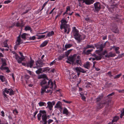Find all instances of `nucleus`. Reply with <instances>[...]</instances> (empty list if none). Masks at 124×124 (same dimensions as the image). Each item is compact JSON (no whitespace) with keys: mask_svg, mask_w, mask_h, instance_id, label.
<instances>
[{"mask_svg":"<svg viewBox=\"0 0 124 124\" xmlns=\"http://www.w3.org/2000/svg\"><path fill=\"white\" fill-rule=\"evenodd\" d=\"M73 31L74 32V35L75 39L77 40L78 43H80V35L79 34L78 31L76 29L75 27H73Z\"/></svg>","mask_w":124,"mask_h":124,"instance_id":"nucleus-1","label":"nucleus"},{"mask_svg":"<svg viewBox=\"0 0 124 124\" xmlns=\"http://www.w3.org/2000/svg\"><path fill=\"white\" fill-rule=\"evenodd\" d=\"M50 82H48V85L45 86V87L43 88H42L41 89V93L42 94H43L44 93H50V95H51L53 93V91L50 90H47V91L46 90V89L49 88V85Z\"/></svg>","mask_w":124,"mask_h":124,"instance_id":"nucleus-2","label":"nucleus"},{"mask_svg":"<svg viewBox=\"0 0 124 124\" xmlns=\"http://www.w3.org/2000/svg\"><path fill=\"white\" fill-rule=\"evenodd\" d=\"M104 101L103 102H100L97 104V108L98 109H101L105 105L107 104V105H108L109 101H105V100H104Z\"/></svg>","mask_w":124,"mask_h":124,"instance_id":"nucleus-3","label":"nucleus"},{"mask_svg":"<svg viewBox=\"0 0 124 124\" xmlns=\"http://www.w3.org/2000/svg\"><path fill=\"white\" fill-rule=\"evenodd\" d=\"M49 80L48 79L46 78L42 79L40 82V85L42 87V88H44L45 86L48 85V82Z\"/></svg>","mask_w":124,"mask_h":124,"instance_id":"nucleus-4","label":"nucleus"},{"mask_svg":"<svg viewBox=\"0 0 124 124\" xmlns=\"http://www.w3.org/2000/svg\"><path fill=\"white\" fill-rule=\"evenodd\" d=\"M7 65L6 62L2 63V65L0 68V69L2 70H6V72L7 73H8L10 71V70H9V68L8 67H3V66H6Z\"/></svg>","mask_w":124,"mask_h":124,"instance_id":"nucleus-5","label":"nucleus"},{"mask_svg":"<svg viewBox=\"0 0 124 124\" xmlns=\"http://www.w3.org/2000/svg\"><path fill=\"white\" fill-rule=\"evenodd\" d=\"M64 32L65 33L68 30V31L67 32V33L69 34L70 30V25L69 24H66V23H64Z\"/></svg>","mask_w":124,"mask_h":124,"instance_id":"nucleus-6","label":"nucleus"},{"mask_svg":"<svg viewBox=\"0 0 124 124\" xmlns=\"http://www.w3.org/2000/svg\"><path fill=\"white\" fill-rule=\"evenodd\" d=\"M76 59V55H74L71 57L70 56L68 59V60L70 62H71L72 64L76 65V62H74Z\"/></svg>","mask_w":124,"mask_h":124,"instance_id":"nucleus-7","label":"nucleus"},{"mask_svg":"<svg viewBox=\"0 0 124 124\" xmlns=\"http://www.w3.org/2000/svg\"><path fill=\"white\" fill-rule=\"evenodd\" d=\"M100 4L99 2H97L94 4V8L95 11H99L101 8Z\"/></svg>","mask_w":124,"mask_h":124,"instance_id":"nucleus-8","label":"nucleus"},{"mask_svg":"<svg viewBox=\"0 0 124 124\" xmlns=\"http://www.w3.org/2000/svg\"><path fill=\"white\" fill-rule=\"evenodd\" d=\"M15 56L16 59L19 63H21L22 61L24 59H23V57H19L17 54H16L15 55Z\"/></svg>","mask_w":124,"mask_h":124,"instance_id":"nucleus-9","label":"nucleus"},{"mask_svg":"<svg viewBox=\"0 0 124 124\" xmlns=\"http://www.w3.org/2000/svg\"><path fill=\"white\" fill-rule=\"evenodd\" d=\"M30 62L26 63V66L27 67H30V68L32 67L33 66L34 61L32 60L31 57L30 58Z\"/></svg>","mask_w":124,"mask_h":124,"instance_id":"nucleus-10","label":"nucleus"},{"mask_svg":"<svg viewBox=\"0 0 124 124\" xmlns=\"http://www.w3.org/2000/svg\"><path fill=\"white\" fill-rule=\"evenodd\" d=\"M82 3H85L87 5H89L92 4L94 2L93 0H82Z\"/></svg>","mask_w":124,"mask_h":124,"instance_id":"nucleus-11","label":"nucleus"},{"mask_svg":"<svg viewBox=\"0 0 124 124\" xmlns=\"http://www.w3.org/2000/svg\"><path fill=\"white\" fill-rule=\"evenodd\" d=\"M86 49H84V50L83 51V53H82V54H84V55L86 54L87 55H88L90 54V53L93 50V49L88 50H87L86 52L85 50Z\"/></svg>","mask_w":124,"mask_h":124,"instance_id":"nucleus-12","label":"nucleus"},{"mask_svg":"<svg viewBox=\"0 0 124 124\" xmlns=\"http://www.w3.org/2000/svg\"><path fill=\"white\" fill-rule=\"evenodd\" d=\"M42 60L39 58L38 60L36 61V65H37L39 64V65H42L43 64Z\"/></svg>","mask_w":124,"mask_h":124,"instance_id":"nucleus-13","label":"nucleus"},{"mask_svg":"<svg viewBox=\"0 0 124 124\" xmlns=\"http://www.w3.org/2000/svg\"><path fill=\"white\" fill-rule=\"evenodd\" d=\"M103 97V96L102 95L99 96L96 99V102L98 103L101 101Z\"/></svg>","mask_w":124,"mask_h":124,"instance_id":"nucleus-14","label":"nucleus"},{"mask_svg":"<svg viewBox=\"0 0 124 124\" xmlns=\"http://www.w3.org/2000/svg\"><path fill=\"white\" fill-rule=\"evenodd\" d=\"M61 102L60 101H58L55 106V108H60L61 110L60 111H61L62 109V106L61 105Z\"/></svg>","mask_w":124,"mask_h":124,"instance_id":"nucleus-15","label":"nucleus"},{"mask_svg":"<svg viewBox=\"0 0 124 124\" xmlns=\"http://www.w3.org/2000/svg\"><path fill=\"white\" fill-rule=\"evenodd\" d=\"M95 46L97 48L99 47L100 50L101 51H102L103 48L104 47L103 46V45L102 44H101L100 45L98 44H95Z\"/></svg>","mask_w":124,"mask_h":124,"instance_id":"nucleus-16","label":"nucleus"},{"mask_svg":"<svg viewBox=\"0 0 124 124\" xmlns=\"http://www.w3.org/2000/svg\"><path fill=\"white\" fill-rule=\"evenodd\" d=\"M21 40V36L20 35L17 37V39L16 40V45H19L20 44Z\"/></svg>","mask_w":124,"mask_h":124,"instance_id":"nucleus-17","label":"nucleus"},{"mask_svg":"<svg viewBox=\"0 0 124 124\" xmlns=\"http://www.w3.org/2000/svg\"><path fill=\"white\" fill-rule=\"evenodd\" d=\"M39 79L42 78V79H44L46 78L48 79V78L45 74L41 75L38 78Z\"/></svg>","mask_w":124,"mask_h":124,"instance_id":"nucleus-18","label":"nucleus"},{"mask_svg":"<svg viewBox=\"0 0 124 124\" xmlns=\"http://www.w3.org/2000/svg\"><path fill=\"white\" fill-rule=\"evenodd\" d=\"M48 106V107L49 110H51L52 108L53 107V106L52 105V102H48L47 103Z\"/></svg>","mask_w":124,"mask_h":124,"instance_id":"nucleus-19","label":"nucleus"},{"mask_svg":"<svg viewBox=\"0 0 124 124\" xmlns=\"http://www.w3.org/2000/svg\"><path fill=\"white\" fill-rule=\"evenodd\" d=\"M48 40H46L40 46L41 47H43L45 46L48 43Z\"/></svg>","mask_w":124,"mask_h":124,"instance_id":"nucleus-20","label":"nucleus"},{"mask_svg":"<svg viewBox=\"0 0 124 124\" xmlns=\"http://www.w3.org/2000/svg\"><path fill=\"white\" fill-rule=\"evenodd\" d=\"M119 118L118 116H115L113 118V120L112 121V123L111 124H113L114 122H116L119 119Z\"/></svg>","mask_w":124,"mask_h":124,"instance_id":"nucleus-21","label":"nucleus"},{"mask_svg":"<svg viewBox=\"0 0 124 124\" xmlns=\"http://www.w3.org/2000/svg\"><path fill=\"white\" fill-rule=\"evenodd\" d=\"M48 116H47L46 114H43L42 116V121L46 120Z\"/></svg>","mask_w":124,"mask_h":124,"instance_id":"nucleus-22","label":"nucleus"},{"mask_svg":"<svg viewBox=\"0 0 124 124\" xmlns=\"http://www.w3.org/2000/svg\"><path fill=\"white\" fill-rule=\"evenodd\" d=\"M84 66L85 68L88 69V68L90 66V62H86L85 64H84Z\"/></svg>","mask_w":124,"mask_h":124,"instance_id":"nucleus-23","label":"nucleus"},{"mask_svg":"<svg viewBox=\"0 0 124 124\" xmlns=\"http://www.w3.org/2000/svg\"><path fill=\"white\" fill-rule=\"evenodd\" d=\"M63 113L64 114H65L66 115H68L69 113V112L67 109L65 108L63 110Z\"/></svg>","mask_w":124,"mask_h":124,"instance_id":"nucleus-24","label":"nucleus"},{"mask_svg":"<svg viewBox=\"0 0 124 124\" xmlns=\"http://www.w3.org/2000/svg\"><path fill=\"white\" fill-rule=\"evenodd\" d=\"M72 44H66L65 46V50H67V49L68 48H69L72 46Z\"/></svg>","mask_w":124,"mask_h":124,"instance_id":"nucleus-25","label":"nucleus"},{"mask_svg":"<svg viewBox=\"0 0 124 124\" xmlns=\"http://www.w3.org/2000/svg\"><path fill=\"white\" fill-rule=\"evenodd\" d=\"M89 48H94L93 45H88L86 47H84L83 49H86Z\"/></svg>","mask_w":124,"mask_h":124,"instance_id":"nucleus-26","label":"nucleus"},{"mask_svg":"<svg viewBox=\"0 0 124 124\" xmlns=\"http://www.w3.org/2000/svg\"><path fill=\"white\" fill-rule=\"evenodd\" d=\"M107 53L106 50H105L103 53L99 54V55L101 58L102 57V56L103 55H104L106 53Z\"/></svg>","mask_w":124,"mask_h":124,"instance_id":"nucleus-27","label":"nucleus"},{"mask_svg":"<svg viewBox=\"0 0 124 124\" xmlns=\"http://www.w3.org/2000/svg\"><path fill=\"white\" fill-rule=\"evenodd\" d=\"M76 62V64H77V65H78V64L80 65V66L81 65L82 63H81V60L80 59H77L76 60V62Z\"/></svg>","mask_w":124,"mask_h":124,"instance_id":"nucleus-28","label":"nucleus"},{"mask_svg":"<svg viewBox=\"0 0 124 124\" xmlns=\"http://www.w3.org/2000/svg\"><path fill=\"white\" fill-rule=\"evenodd\" d=\"M54 34V32L53 31H52L50 32H49L47 34L46 36V37H50L52 36Z\"/></svg>","mask_w":124,"mask_h":124,"instance_id":"nucleus-29","label":"nucleus"},{"mask_svg":"<svg viewBox=\"0 0 124 124\" xmlns=\"http://www.w3.org/2000/svg\"><path fill=\"white\" fill-rule=\"evenodd\" d=\"M3 45L4 47H7L8 48H9V47L7 44V40H6L3 42Z\"/></svg>","mask_w":124,"mask_h":124,"instance_id":"nucleus-30","label":"nucleus"},{"mask_svg":"<svg viewBox=\"0 0 124 124\" xmlns=\"http://www.w3.org/2000/svg\"><path fill=\"white\" fill-rule=\"evenodd\" d=\"M10 91L9 94L10 95H14L15 94V93L14 91L11 89H8Z\"/></svg>","mask_w":124,"mask_h":124,"instance_id":"nucleus-31","label":"nucleus"},{"mask_svg":"<svg viewBox=\"0 0 124 124\" xmlns=\"http://www.w3.org/2000/svg\"><path fill=\"white\" fill-rule=\"evenodd\" d=\"M72 50V49H70L69 50H68L67 51V52H65V55L67 57H68V55L70 54V53L71 52Z\"/></svg>","mask_w":124,"mask_h":124,"instance_id":"nucleus-32","label":"nucleus"},{"mask_svg":"<svg viewBox=\"0 0 124 124\" xmlns=\"http://www.w3.org/2000/svg\"><path fill=\"white\" fill-rule=\"evenodd\" d=\"M64 57V54H62L59 55V57L58 58V60H60L62 59Z\"/></svg>","mask_w":124,"mask_h":124,"instance_id":"nucleus-33","label":"nucleus"},{"mask_svg":"<svg viewBox=\"0 0 124 124\" xmlns=\"http://www.w3.org/2000/svg\"><path fill=\"white\" fill-rule=\"evenodd\" d=\"M27 34L26 33H23L21 35V38L25 40L26 39V36Z\"/></svg>","mask_w":124,"mask_h":124,"instance_id":"nucleus-34","label":"nucleus"},{"mask_svg":"<svg viewBox=\"0 0 124 124\" xmlns=\"http://www.w3.org/2000/svg\"><path fill=\"white\" fill-rule=\"evenodd\" d=\"M114 94H115V93L114 92H113L112 93H110V94H108V95L107 96V97H106L105 98V99H107V98H111V97H110L114 95Z\"/></svg>","mask_w":124,"mask_h":124,"instance_id":"nucleus-35","label":"nucleus"},{"mask_svg":"<svg viewBox=\"0 0 124 124\" xmlns=\"http://www.w3.org/2000/svg\"><path fill=\"white\" fill-rule=\"evenodd\" d=\"M42 71V69L41 68H40L38 69V70H37L36 72L37 74H39L41 73V71Z\"/></svg>","mask_w":124,"mask_h":124,"instance_id":"nucleus-36","label":"nucleus"},{"mask_svg":"<svg viewBox=\"0 0 124 124\" xmlns=\"http://www.w3.org/2000/svg\"><path fill=\"white\" fill-rule=\"evenodd\" d=\"M0 79L2 82H4L5 80V78L3 76L0 75Z\"/></svg>","mask_w":124,"mask_h":124,"instance_id":"nucleus-37","label":"nucleus"},{"mask_svg":"<svg viewBox=\"0 0 124 124\" xmlns=\"http://www.w3.org/2000/svg\"><path fill=\"white\" fill-rule=\"evenodd\" d=\"M8 88H5V89H4L3 91V92H5L6 93L8 94L9 93L10 91L9 90H8Z\"/></svg>","mask_w":124,"mask_h":124,"instance_id":"nucleus-38","label":"nucleus"},{"mask_svg":"<svg viewBox=\"0 0 124 124\" xmlns=\"http://www.w3.org/2000/svg\"><path fill=\"white\" fill-rule=\"evenodd\" d=\"M81 67H77L75 68V70H76V72H80V70L81 69Z\"/></svg>","mask_w":124,"mask_h":124,"instance_id":"nucleus-39","label":"nucleus"},{"mask_svg":"<svg viewBox=\"0 0 124 124\" xmlns=\"http://www.w3.org/2000/svg\"><path fill=\"white\" fill-rule=\"evenodd\" d=\"M42 115L40 113L39 114L37 115V117L39 121L41 119V116Z\"/></svg>","mask_w":124,"mask_h":124,"instance_id":"nucleus-40","label":"nucleus"},{"mask_svg":"<svg viewBox=\"0 0 124 124\" xmlns=\"http://www.w3.org/2000/svg\"><path fill=\"white\" fill-rule=\"evenodd\" d=\"M113 32L116 33H117L118 32V28L116 27L115 28H114L113 29Z\"/></svg>","mask_w":124,"mask_h":124,"instance_id":"nucleus-41","label":"nucleus"},{"mask_svg":"<svg viewBox=\"0 0 124 124\" xmlns=\"http://www.w3.org/2000/svg\"><path fill=\"white\" fill-rule=\"evenodd\" d=\"M61 24H64V23H67V22L65 19L64 20L62 19L61 21Z\"/></svg>","mask_w":124,"mask_h":124,"instance_id":"nucleus-42","label":"nucleus"},{"mask_svg":"<svg viewBox=\"0 0 124 124\" xmlns=\"http://www.w3.org/2000/svg\"><path fill=\"white\" fill-rule=\"evenodd\" d=\"M121 114L120 117L121 118H122L123 116L124 115V108L123 109V111H121Z\"/></svg>","mask_w":124,"mask_h":124,"instance_id":"nucleus-43","label":"nucleus"},{"mask_svg":"<svg viewBox=\"0 0 124 124\" xmlns=\"http://www.w3.org/2000/svg\"><path fill=\"white\" fill-rule=\"evenodd\" d=\"M25 30L26 31L29 30H30L31 31V28L29 26H26L25 27Z\"/></svg>","mask_w":124,"mask_h":124,"instance_id":"nucleus-44","label":"nucleus"},{"mask_svg":"<svg viewBox=\"0 0 124 124\" xmlns=\"http://www.w3.org/2000/svg\"><path fill=\"white\" fill-rule=\"evenodd\" d=\"M45 36V35H39V37L37 38L38 39H40L43 38Z\"/></svg>","mask_w":124,"mask_h":124,"instance_id":"nucleus-45","label":"nucleus"},{"mask_svg":"<svg viewBox=\"0 0 124 124\" xmlns=\"http://www.w3.org/2000/svg\"><path fill=\"white\" fill-rule=\"evenodd\" d=\"M39 104L40 106H41L44 105L45 103L44 102H40L39 103Z\"/></svg>","mask_w":124,"mask_h":124,"instance_id":"nucleus-46","label":"nucleus"},{"mask_svg":"<svg viewBox=\"0 0 124 124\" xmlns=\"http://www.w3.org/2000/svg\"><path fill=\"white\" fill-rule=\"evenodd\" d=\"M109 54H110L111 57H114L116 55L115 54H112L111 52H110Z\"/></svg>","mask_w":124,"mask_h":124,"instance_id":"nucleus-47","label":"nucleus"},{"mask_svg":"<svg viewBox=\"0 0 124 124\" xmlns=\"http://www.w3.org/2000/svg\"><path fill=\"white\" fill-rule=\"evenodd\" d=\"M40 113L41 114V113H42L43 114H46V112L45 110H40L39 111Z\"/></svg>","mask_w":124,"mask_h":124,"instance_id":"nucleus-48","label":"nucleus"},{"mask_svg":"<svg viewBox=\"0 0 124 124\" xmlns=\"http://www.w3.org/2000/svg\"><path fill=\"white\" fill-rule=\"evenodd\" d=\"M121 75V74L117 75L114 78V79H117Z\"/></svg>","mask_w":124,"mask_h":124,"instance_id":"nucleus-49","label":"nucleus"},{"mask_svg":"<svg viewBox=\"0 0 124 124\" xmlns=\"http://www.w3.org/2000/svg\"><path fill=\"white\" fill-rule=\"evenodd\" d=\"M96 60H99L101 59V58L99 56V57L98 56H97L95 57Z\"/></svg>","mask_w":124,"mask_h":124,"instance_id":"nucleus-50","label":"nucleus"},{"mask_svg":"<svg viewBox=\"0 0 124 124\" xmlns=\"http://www.w3.org/2000/svg\"><path fill=\"white\" fill-rule=\"evenodd\" d=\"M51 80H52L51 79L49 80L48 81V82H50L49 84H50V83H51V86H53V85H54L53 83V82H52V81Z\"/></svg>","mask_w":124,"mask_h":124,"instance_id":"nucleus-51","label":"nucleus"},{"mask_svg":"<svg viewBox=\"0 0 124 124\" xmlns=\"http://www.w3.org/2000/svg\"><path fill=\"white\" fill-rule=\"evenodd\" d=\"M47 122L48 124H49L53 122V120L52 119H49L48 120Z\"/></svg>","mask_w":124,"mask_h":124,"instance_id":"nucleus-52","label":"nucleus"},{"mask_svg":"<svg viewBox=\"0 0 124 124\" xmlns=\"http://www.w3.org/2000/svg\"><path fill=\"white\" fill-rule=\"evenodd\" d=\"M36 39V37L35 36H33L32 37H30L29 38L30 40H34Z\"/></svg>","mask_w":124,"mask_h":124,"instance_id":"nucleus-53","label":"nucleus"},{"mask_svg":"<svg viewBox=\"0 0 124 124\" xmlns=\"http://www.w3.org/2000/svg\"><path fill=\"white\" fill-rule=\"evenodd\" d=\"M80 70V72H81L83 73H85L86 72V71H84L83 69L81 68Z\"/></svg>","mask_w":124,"mask_h":124,"instance_id":"nucleus-54","label":"nucleus"},{"mask_svg":"<svg viewBox=\"0 0 124 124\" xmlns=\"http://www.w3.org/2000/svg\"><path fill=\"white\" fill-rule=\"evenodd\" d=\"M19 54H20V55L21 56V57H23V59H25V57L23 55V53H22L21 52H19Z\"/></svg>","mask_w":124,"mask_h":124,"instance_id":"nucleus-55","label":"nucleus"},{"mask_svg":"<svg viewBox=\"0 0 124 124\" xmlns=\"http://www.w3.org/2000/svg\"><path fill=\"white\" fill-rule=\"evenodd\" d=\"M64 24H61L60 25V28L61 30H62L63 28L64 29Z\"/></svg>","mask_w":124,"mask_h":124,"instance_id":"nucleus-56","label":"nucleus"},{"mask_svg":"<svg viewBox=\"0 0 124 124\" xmlns=\"http://www.w3.org/2000/svg\"><path fill=\"white\" fill-rule=\"evenodd\" d=\"M1 60L2 63L6 62V60L5 59H3V58H2Z\"/></svg>","mask_w":124,"mask_h":124,"instance_id":"nucleus-57","label":"nucleus"},{"mask_svg":"<svg viewBox=\"0 0 124 124\" xmlns=\"http://www.w3.org/2000/svg\"><path fill=\"white\" fill-rule=\"evenodd\" d=\"M11 2V1L10 0H7L5 1L4 2V3L5 4H8L10 3Z\"/></svg>","mask_w":124,"mask_h":124,"instance_id":"nucleus-58","label":"nucleus"},{"mask_svg":"<svg viewBox=\"0 0 124 124\" xmlns=\"http://www.w3.org/2000/svg\"><path fill=\"white\" fill-rule=\"evenodd\" d=\"M70 6H68L66 8V12H67L68 11H70Z\"/></svg>","mask_w":124,"mask_h":124,"instance_id":"nucleus-59","label":"nucleus"},{"mask_svg":"<svg viewBox=\"0 0 124 124\" xmlns=\"http://www.w3.org/2000/svg\"><path fill=\"white\" fill-rule=\"evenodd\" d=\"M56 61H55V60L53 61L52 62H51L50 64V66H51L53 65L54 64H55V63Z\"/></svg>","mask_w":124,"mask_h":124,"instance_id":"nucleus-60","label":"nucleus"},{"mask_svg":"<svg viewBox=\"0 0 124 124\" xmlns=\"http://www.w3.org/2000/svg\"><path fill=\"white\" fill-rule=\"evenodd\" d=\"M119 15H117L116 16H115V18H116V19H118L119 20L120 19V18H119Z\"/></svg>","mask_w":124,"mask_h":124,"instance_id":"nucleus-61","label":"nucleus"},{"mask_svg":"<svg viewBox=\"0 0 124 124\" xmlns=\"http://www.w3.org/2000/svg\"><path fill=\"white\" fill-rule=\"evenodd\" d=\"M30 78V76L28 75H26L25 76V78L27 79H28Z\"/></svg>","mask_w":124,"mask_h":124,"instance_id":"nucleus-62","label":"nucleus"},{"mask_svg":"<svg viewBox=\"0 0 124 124\" xmlns=\"http://www.w3.org/2000/svg\"><path fill=\"white\" fill-rule=\"evenodd\" d=\"M38 111H35V112L34 113V114L33 116V117L34 118H35V116L38 113Z\"/></svg>","mask_w":124,"mask_h":124,"instance_id":"nucleus-63","label":"nucleus"},{"mask_svg":"<svg viewBox=\"0 0 124 124\" xmlns=\"http://www.w3.org/2000/svg\"><path fill=\"white\" fill-rule=\"evenodd\" d=\"M108 74L109 75V76L110 77H111L112 76V75L111 74V72H109L108 73Z\"/></svg>","mask_w":124,"mask_h":124,"instance_id":"nucleus-64","label":"nucleus"}]
</instances>
